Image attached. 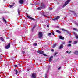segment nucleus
Listing matches in <instances>:
<instances>
[{
  "label": "nucleus",
  "instance_id": "nucleus-1",
  "mask_svg": "<svg viewBox=\"0 0 78 78\" xmlns=\"http://www.w3.org/2000/svg\"><path fill=\"white\" fill-rule=\"evenodd\" d=\"M71 1V0H68L65 3L64 5H63V6L62 7V8H64V7H65V6H66V5H68L69 3H70V2Z\"/></svg>",
  "mask_w": 78,
  "mask_h": 78
},
{
  "label": "nucleus",
  "instance_id": "nucleus-2",
  "mask_svg": "<svg viewBox=\"0 0 78 78\" xmlns=\"http://www.w3.org/2000/svg\"><path fill=\"white\" fill-rule=\"evenodd\" d=\"M61 30H62V31H66V33H67L68 34H69L70 35V36H71V35H70V34H71V33L70 32H69V31H68L64 29H62Z\"/></svg>",
  "mask_w": 78,
  "mask_h": 78
},
{
  "label": "nucleus",
  "instance_id": "nucleus-3",
  "mask_svg": "<svg viewBox=\"0 0 78 78\" xmlns=\"http://www.w3.org/2000/svg\"><path fill=\"white\" fill-rule=\"evenodd\" d=\"M38 36L39 38H40V39H41L42 38V33L41 32H39Z\"/></svg>",
  "mask_w": 78,
  "mask_h": 78
},
{
  "label": "nucleus",
  "instance_id": "nucleus-4",
  "mask_svg": "<svg viewBox=\"0 0 78 78\" xmlns=\"http://www.w3.org/2000/svg\"><path fill=\"white\" fill-rule=\"evenodd\" d=\"M37 52L38 53H39V54H44V52L42 50H38L37 51Z\"/></svg>",
  "mask_w": 78,
  "mask_h": 78
},
{
  "label": "nucleus",
  "instance_id": "nucleus-5",
  "mask_svg": "<svg viewBox=\"0 0 78 78\" xmlns=\"http://www.w3.org/2000/svg\"><path fill=\"white\" fill-rule=\"evenodd\" d=\"M36 74L35 73H34L32 74V76H31V78H36Z\"/></svg>",
  "mask_w": 78,
  "mask_h": 78
},
{
  "label": "nucleus",
  "instance_id": "nucleus-6",
  "mask_svg": "<svg viewBox=\"0 0 78 78\" xmlns=\"http://www.w3.org/2000/svg\"><path fill=\"white\" fill-rule=\"evenodd\" d=\"M27 17H28V19H30V20H33L34 21L35 20V19L30 16L29 15H28Z\"/></svg>",
  "mask_w": 78,
  "mask_h": 78
},
{
  "label": "nucleus",
  "instance_id": "nucleus-7",
  "mask_svg": "<svg viewBox=\"0 0 78 78\" xmlns=\"http://www.w3.org/2000/svg\"><path fill=\"white\" fill-rule=\"evenodd\" d=\"M24 1L23 0H20L19 1V3L20 4H23Z\"/></svg>",
  "mask_w": 78,
  "mask_h": 78
},
{
  "label": "nucleus",
  "instance_id": "nucleus-8",
  "mask_svg": "<svg viewBox=\"0 0 78 78\" xmlns=\"http://www.w3.org/2000/svg\"><path fill=\"white\" fill-rule=\"evenodd\" d=\"M10 47V43H9L8 45L5 47L6 49H8Z\"/></svg>",
  "mask_w": 78,
  "mask_h": 78
},
{
  "label": "nucleus",
  "instance_id": "nucleus-9",
  "mask_svg": "<svg viewBox=\"0 0 78 78\" xmlns=\"http://www.w3.org/2000/svg\"><path fill=\"white\" fill-rule=\"evenodd\" d=\"M41 7L43 8H45V5H44V4L41 3Z\"/></svg>",
  "mask_w": 78,
  "mask_h": 78
},
{
  "label": "nucleus",
  "instance_id": "nucleus-10",
  "mask_svg": "<svg viewBox=\"0 0 78 78\" xmlns=\"http://www.w3.org/2000/svg\"><path fill=\"white\" fill-rule=\"evenodd\" d=\"M59 37L60 39H63V40L64 39V37H63L62 36H59Z\"/></svg>",
  "mask_w": 78,
  "mask_h": 78
},
{
  "label": "nucleus",
  "instance_id": "nucleus-11",
  "mask_svg": "<svg viewBox=\"0 0 78 78\" xmlns=\"http://www.w3.org/2000/svg\"><path fill=\"white\" fill-rule=\"evenodd\" d=\"M45 15V12H42V16H44V17H47V16Z\"/></svg>",
  "mask_w": 78,
  "mask_h": 78
},
{
  "label": "nucleus",
  "instance_id": "nucleus-12",
  "mask_svg": "<svg viewBox=\"0 0 78 78\" xmlns=\"http://www.w3.org/2000/svg\"><path fill=\"white\" fill-rule=\"evenodd\" d=\"M20 10L19 9H18L17 10V12L19 16L20 15Z\"/></svg>",
  "mask_w": 78,
  "mask_h": 78
},
{
  "label": "nucleus",
  "instance_id": "nucleus-13",
  "mask_svg": "<svg viewBox=\"0 0 78 78\" xmlns=\"http://www.w3.org/2000/svg\"><path fill=\"white\" fill-rule=\"evenodd\" d=\"M36 27V25H35L33 27V28L32 29V32H33L34 29V28H35V27Z\"/></svg>",
  "mask_w": 78,
  "mask_h": 78
},
{
  "label": "nucleus",
  "instance_id": "nucleus-14",
  "mask_svg": "<svg viewBox=\"0 0 78 78\" xmlns=\"http://www.w3.org/2000/svg\"><path fill=\"white\" fill-rule=\"evenodd\" d=\"M0 39L2 41V42H4L5 41V40L2 37H0Z\"/></svg>",
  "mask_w": 78,
  "mask_h": 78
},
{
  "label": "nucleus",
  "instance_id": "nucleus-15",
  "mask_svg": "<svg viewBox=\"0 0 78 78\" xmlns=\"http://www.w3.org/2000/svg\"><path fill=\"white\" fill-rule=\"evenodd\" d=\"M49 59V61H51L52 60V59H53V56L51 57Z\"/></svg>",
  "mask_w": 78,
  "mask_h": 78
},
{
  "label": "nucleus",
  "instance_id": "nucleus-16",
  "mask_svg": "<svg viewBox=\"0 0 78 78\" xmlns=\"http://www.w3.org/2000/svg\"><path fill=\"white\" fill-rule=\"evenodd\" d=\"M75 38L76 39H78V34H75Z\"/></svg>",
  "mask_w": 78,
  "mask_h": 78
},
{
  "label": "nucleus",
  "instance_id": "nucleus-17",
  "mask_svg": "<svg viewBox=\"0 0 78 78\" xmlns=\"http://www.w3.org/2000/svg\"><path fill=\"white\" fill-rule=\"evenodd\" d=\"M74 53L75 55H78V51H76L74 52Z\"/></svg>",
  "mask_w": 78,
  "mask_h": 78
},
{
  "label": "nucleus",
  "instance_id": "nucleus-18",
  "mask_svg": "<svg viewBox=\"0 0 78 78\" xmlns=\"http://www.w3.org/2000/svg\"><path fill=\"white\" fill-rule=\"evenodd\" d=\"M62 48H63V45H62V44H61L59 48V49H61Z\"/></svg>",
  "mask_w": 78,
  "mask_h": 78
},
{
  "label": "nucleus",
  "instance_id": "nucleus-19",
  "mask_svg": "<svg viewBox=\"0 0 78 78\" xmlns=\"http://www.w3.org/2000/svg\"><path fill=\"white\" fill-rule=\"evenodd\" d=\"M43 8L42 7H39L37 9H38V10H41V9H42Z\"/></svg>",
  "mask_w": 78,
  "mask_h": 78
},
{
  "label": "nucleus",
  "instance_id": "nucleus-20",
  "mask_svg": "<svg viewBox=\"0 0 78 78\" xmlns=\"http://www.w3.org/2000/svg\"><path fill=\"white\" fill-rule=\"evenodd\" d=\"M14 71L16 72L15 74L16 75H17V73H18V71H17V70L14 69Z\"/></svg>",
  "mask_w": 78,
  "mask_h": 78
},
{
  "label": "nucleus",
  "instance_id": "nucleus-21",
  "mask_svg": "<svg viewBox=\"0 0 78 78\" xmlns=\"http://www.w3.org/2000/svg\"><path fill=\"white\" fill-rule=\"evenodd\" d=\"M48 70L47 71V72H48V70H49V69H50V65H48Z\"/></svg>",
  "mask_w": 78,
  "mask_h": 78
},
{
  "label": "nucleus",
  "instance_id": "nucleus-22",
  "mask_svg": "<svg viewBox=\"0 0 78 78\" xmlns=\"http://www.w3.org/2000/svg\"><path fill=\"white\" fill-rule=\"evenodd\" d=\"M57 45V43H55L53 45V48H55L56 46V45Z\"/></svg>",
  "mask_w": 78,
  "mask_h": 78
},
{
  "label": "nucleus",
  "instance_id": "nucleus-23",
  "mask_svg": "<svg viewBox=\"0 0 78 78\" xmlns=\"http://www.w3.org/2000/svg\"><path fill=\"white\" fill-rule=\"evenodd\" d=\"M56 31L57 32V33H61V32H60L59 30H56Z\"/></svg>",
  "mask_w": 78,
  "mask_h": 78
},
{
  "label": "nucleus",
  "instance_id": "nucleus-24",
  "mask_svg": "<svg viewBox=\"0 0 78 78\" xmlns=\"http://www.w3.org/2000/svg\"><path fill=\"white\" fill-rule=\"evenodd\" d=\"M77 43H78V41H74L73 44H76Z\"/></svg>",
  "mask_w": 78,
  "mask_h": 78
},
{
  "label": "nucleus",
  "instance_id": "nucleus-25",
  "mask_svg": "<svg viewBox=\"0 0 78 78\" xmlns=\"http://www.w3.org/2000/svg\"><path fill=\"white\" fill-rule=\"evenodd\" d=\"M73 30L75 31H78V29H77V28H73Z\"/></svg>",
  "mask_w": 78,
  "mask_h": 78
},
{
  "label": "nucleus",
  "instance_id": "nucleus-26",
  "mask_svg": "<svg viewBox=\"0 0 78 78\" xmlns=\"http://www.w3.org/2000/svg\"><path fill=\"white\" fill-rule=\"evenodd\" d=\"M37 45V43H35L34 44H33V45H34V46H36Z\"/></svg>",
  "mask_w": 78,
  "mask_h": 78
},
{
  "label": "nucleus",
  "instance_id": "nucleus-27",
  "mask_svg": "<svg viewBox=\"0 0 78 78\" xmlns=\"http://www.w3.org/2000/svg\"><path fill=\"white\" fill-rule=\"evenodd\" d=\"M71 46H72V44H69L67 45V47H71Z\"/></svg>",
  "mask_w": 78,
  "mask_h": 78
},
{
  "label": "nucleus",
  "instance_id": "nucleus-28",
  "mask_svg": "<svg viewBox=\"0 0 78 78\" xmlns=\"http://www.w3.org/2000/svg\"><path fill=\"white\" fill-rule=\"evenodd\" d=\"M3 20L4 21V22H6V20L5 19V18H4V17L3 18Z\"/></svg>",
  "mask_w": 78,
  "mask_h": 78
},
{
  "label": "nucleus",
  "instance_id": "nucleus-29",
  "mask_svg": "<svg viewBox=\"0 0 78 78\" xmlns=\"http://www.w3.org/2000/svg\"><path fill=\"white\" fill-rule=\"evenodd\" d=\"M9 8H12V7H13V6H14V5H9Z\"/></svg>",
  "mask_w": 78,
  "mask_h": 78
},
{
  "label": "nucleus",
  "instance_id": "nucleus-30",
  "mask_svg": "<svg viewBox=\"0 0 78 78\" xmlns=\"http://www.w3.org/2000/svg\"><path fill=\"white\" fill-rule=\"evenodd\" d=\"M60 17V16H56V18L57 19H57H59Z\"/></svg>",
  "mask_w": 78,
  "mask_h": 78
},
{
  "label": "nucleus",
  "instance_id": "nucleus-31",
  "mask_svg": "<svg viewBox=\"0 0 78 78\" xmlns=\"http://www.w3.org/2000/svg\"><path fill=\"white\" fill-rule=\"evenodd\" d=\"M58 52L54 53V56H55V55H56V54H58Z\"/></svg>",
  "mask_w": 78,
  "mask_h": 78
},
{
  "label": "nucleus",
  "instance_id": "nucleus-32",
  "mask_svg": "<svg viewBox=\"0 0 78 78\" xmlns=\"http://www.w3.org/2000/svg\"><path fill=\"white\" fill-rule=\"evenodd\" d=\"M56 20H57V19H56V18H54V19H52V20H54V21Z\"/></svg>",
  "mask_w": 78,
  "mask_h": 78
},
{
  "label": "nucleus",
  "instance_id": "nucleus-33",
  "mask_svg": "<svg viewBox=\"0 0 78 78\" xmlns=\"http://www.w3.org/2000/svg\"><path fill=\"white\" fill-rule=\"evenodd\" d=\"M49 10H52V8L49 7Z\"/></svg>",
  "mask_w": 78,
  "mask_h": 78
},
{
  "label": "nucleus",
  "instance_id": "nucleus-34",
  "mask_svg": "<svg viewBox=\"0 0 78 78\" xmlns=\"http://www.w3.org/2000/svg\"><path fill=\"white\" fill-rule=\"evenodd\" d=\"M73 34H74V35H75V34H77L76 33H75V32H73Z\"/></svg>",
  "mask_w": 78,
  "mask_h": 78
},
{
  "label": "nucleus",
  "instance_id": "nucleus-35",
  "mask_svg": "<svg viewBox=\"0 0 78 78\" xmlns=\"http://www.w3.org/2000/svg\"><path fill=\"white\" fill-rule=\"evenodd\" d=\"M48 36H51V33H49L48 34Z\"/></svg>",
  "mask_w": 78,
  "mask_h": 78
},
{
  "label": "nucleus",
  "instance_id": "nucleus-36",
  "mask_svg": "<svg viewBox=\"0 0 78 78\" xmlns=\"http://www.w3.org/2000/svg\"><path fill=\"white\" fill-rule=\"evenodd\" d=\"M14 67H17V65H15L14 66Z\"/></svg>",
  "mask_w": 78,
  "mask_h": 78
},
{
  "label": "nucleus",
  "instance_id": "nucleus-37",
  "mask_svg": "<svg viewBox=\"0 0 78 78\" xmlns=\"http://www.w3.org/2000/svg\"><path fill=\"white\" fill-rule=\"evenodd\" d=\"M43 55L44 56H47V55H46V54H43Z\"/></svg>",
  "mask_w": 78,
  "mask_h": 78
},
{
  "label": "nucleus",
  "instance_id": "nucleus-38",
  "mask_svg": "<svg viewBox=\"0 0 78 78\" xmlns=\"http://www.w3.org/2000/svg\"><path fill=\"white\" fill-rule=\"evenodd\" d=\"M61 66H60L58 68V70H59V69H61Z\"/></svg>",
  "mask_w": 78,
  "mask_h": 78
},
{
  "label": "nucleus",
  "instance_id": "nucleus-39",
  "mask_svg": "<svg viewBox=\"0 0 78 78\" xmlns=\"http://www.w3.org/2000/svg\"><path fill=\"white\" fill-rule=\"evenodd\" d=\"M69 44H71V43H72V41H69Z\"/></svg>",
  "mask_w": 78,
  "mask_h": 78
},
{
  "label": "nucleus",
  "instance_id": "nucleus-40",
  "mask_svg": "<svg viewBox=\"0 0 78 78\" xmlns=\"http://www.w3.org/2000/svg\"><path fill=\"white\" fill-rule=\"evenodd\" d=\"M25 52L23 51V54H25Z\"/></svg>",
  "mask_w": 78,
  "mask_h": 78
},
{
  "label": "nucleus",
  "instance_id": "nucleus-41",
  "mask_svg": "<svg viewBox=\"0 0 78 78\" xmlns=\"http://www.w3.org/2000/svg\"><path fill=\"white\" fill-rule=\"evenodd\" d=\"M47 27L48 28H49V25H48H48H47Z\"/></svg>",
  "mask_w": 78,
  "mask_h": 78
},
{
  "label": "nucleus",
  "instance_id": "nucleus-42",
  "mask_svg": "<svg viewBox=\"0 0 78 78\" xmlns=\"http://www.w3.org/2000/svg\"><path fill=\"white\" fill-rule=\"evenodd\" d=\"M52 34H53V35H55V33H54V32H52Z\"/></svg>",
  "mask_w": 78,
  "mask_h": 78
},
{
  "label": "nucleus",
  "instance_id": "nucleus-43",
  "mask_svg": "<svg viewBox=\"0 0 78 78\" xmlns=\"http://www.w3.org/2000/svg\"><path fill=\"white\" fill-rule=\"evenodd\" d=\"M51 51L52 52H53V51H54V50H53V49H52L51 50Z\"/></svg>",
  "mask_w": 78,
  "mask_h": 78
},
{
  "label": "nucleus",
  "instance_id": "nucleus-44",
  "mask_svg": "<svg viewBox=\"0 0 78 78\" xmlns=\"http://www.w3.org/2000/svg\"><path fill=\"white\" fill-rule=\"evenodd\" d=\"M45 78H47V74L45 75Z\"/></svg>",
  "mask_w": 78,
  "mask_h": 78
},
{
  "label": "nucleus",
  "instance_id": "nucleus-45",
  "mask_svg": "<svg viewBox=\"0 0 78 78\" xmlns=\"http://www.w3.org/2000/svg\"><path fill=\"white\" fill-rule=\"evenodd\" d=\"M56 28H59V26H57Z\"/></svg>",
  "mask_w": 78,
  "mask_h": 78
},
{
  "label": "nucleus",
  "instance_id": "nucleus-46",
  "mask_svg": "<svg viewBox=\"0 0 78 78\" xmlns=\"http://www.w3.org/2000/svg\"><path fill=\"white\" fill-rule=\"evenodd\" d=\"M65 44V43L64 42H62V44Z\"/></svg>",
  "mask_w": 78,
  "mask_h": 78
},
{
  "label": "nucleus",
  "instance_id": "nucleus-47",
  "mask_svg": "<svg viewBox=\"0 0 78 78\" xmlns=\"http://www.w3.org/2000/svg\"><path fill=\"white\" fill-rule=\"evenodd\" d=\"M66 52L67 53H68L69 52V51H66Z\"/></svg>",
  "mask_w": 78,
  "mask_h": 78
},
{
  "label": "nucleus",
  "instance_id": "nucleus-48",
  "mask_svg": "<svg viewBox=\"0 0 78 78\" xmlns=\"http://www.w3.org/2000/svg\"><path fill=\"white\" fill-rule=\"evenodd\" d=\"M18 64L19 66H20V63H19Z\"/></svg>",
  "mask_w": 78,
  "mask_h": 78
},
{
  "label": "nucleus",
  "instance_id": "nucleus-49",
  "mask_svg": "<svg viewBox=\"0 0 78 78\" xmlns=\"http://www.w3.org/2000/svg\"><path fill=\"white\" fill-rule=\"evenodd\" d=\"M70 12H74L73 11H70Z\"/></svg>",
  "mask_w": 78,
  "mask_h": 78
},
{
  "label": "nucleus",
  "instance_id": "nucleus-50",
  "mask_svg": "<svg viewBox=\"0 0 78 78\" xmlns=\"http://www.w3.org/2000/svg\"><path fill=\"white\" fill-rule=\"evenodd\" d=\"M70 53H71V52H68V54H70Z\"/></svg>",
  "mask_w": 78,
  "mask_h": 78
},
{
  "label": "nucleus",
  "instance_id": "nucleus-51",
  "mask_svg": "<svg viewBox=\"0 0 78 78\" xmlns=\"http://www.w3.org/2000/svg\"><path fill=\"white\" fill-rule=\"evenodd\" d=\"M26 31H28V30H25V31L26 32Z\"/></svg>",
  "mask_w": 78,
  "mask_h": 78
},
{
  "label": "nucleus",
  "instance_id": "nucleus-52",
  "mask_svg": "<svg viewBox=\"0 0 78 78\" xmlns=\"http://www.w3.org/2000/svg\"><path fill=\"white\" fill-rule=\"evenodd\" d=\"M15 3H13V5H15Z\"/></svg>",
  "mask_w": 78,
  "mask_h": 78
},
{
  "label": "nucleus",
  "instance_id": "nucleus-53",
  "mask_svg": "<svg viewBox=\"0 0 78 78\" xmlns=\"http://www.w3.org/2000/svg\"><path fill=\"white\" fill-rule=\"evenodd\" d=\"M8 39V38L7 37V39Z\"/></svg>",
  "mask_w": 78,
  "mask_h": 78
},
{
  "label": "nucleus",
  "instance_id": "nucleus-54",
  "mask_svg": "<svg viewBox=\"0 0 78 78\" xmlns=\"http://www.w3.org/2000/svg\"><path fill=\"white\" fill-rule=\"evenodd\" d=\"M2 59H1V60H0V61H2Z\"/></svg>",
  "mask_w": 78,
  "mask_h": 78
},
{
  "label": "nucleus",
  "instance_id": "nucleus-55",
  "mask_svg": "<svg viewBox=\"0 0 78 78\" xmlns=\"http://www.w3.org/2000/svg\"><path fill=\"white\" fill-rule=\"evenodd\" d=\"M0 62H1V61H0Z\"/></svg>",
  "mask_w": 78,
  "mask_h": 78
},
{
  "label": "nucleus",
  "instance_id": "nucleus-56",
  "mask_svg": "<svg viewBox=\"0 0 78 78\" xmlns=\"http://www.w3.org/2000/svg\"><path fill=\"white\" fill-rule=\"evenodd\" d=\"M27 31V32H28V31Z\"/></svg>",
  "mask_w": 78,
  "mask_h": 78
}]
</instances>
